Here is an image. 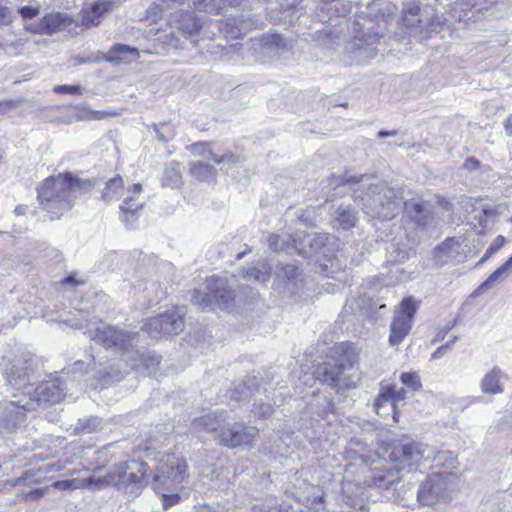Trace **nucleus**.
I'll return each instance as SVG.
<instances>
[{
    "mask_svg": "<svg viewBox=\"0 0 512 512\" xmlns=\"http://www.w3.org/2000/svg\"><path fill=\"white\" fill-rule=\"evenodd\" d=\"M105 60V54L98 52L96 55H90L87 57H77V64L97 63Z\"/></svg>",
    "mask_w": 512,
    "mask_h": 512,
    "instance_id": "nucleus-52",
    "label": "nucleus"
},
{
    "mask_svg": "<svg viewBox=\"0 0 512 512\" xmlns=\"http://www.w3.org/2000/svg\"><path fill=\"white\" fill-rule=\"evenodd\" d=\"M422 22L420 17V6L415 1L404 3L400 25L404 29L416 28Z\"/></svg>",
    "mask_w": 512,
    "mask_h": 512,
    "instance_id": "nucleus-27",
    "label": "nucleus"
},
{
    "mask_svg": "<svg viewBox=\"0 0 512 512\" xmlns=\"http://www.w3.org/2000/svg\"><path fill=\"white\" fill-rule=\"evenodd\" d=\"M293 237L287 239L280 235H270L268 238L269 248L274 252L289 251L293 248Z\"/></svg>",
    "mask_w": 512,
    "mask_h": 512,
    "instance_id": "nucleus-37",
    "label": "nucleus"
},
{
    "mask_svg": "<svg viewBox=\"0 0 512 512\" xmlns=\"http://www.w3.org/2000/svg\"><path fill=\"white\" fill-rule=\"evenodd\" d=\"M142 192L141 184H134L128 190V196L124 198L122 205L120 206L121 210V219L122 221L129 227H133L136 221V213L143 208L144 202H140L138 196Z\"/></svg>",
    "mask_w": 512,
    "mask_h": 512,
    "instance_id": "nucleus-14",
    "label": "nucleus"
},
{
    "mask_svg": "<svg viewBox=\"0 0 512 512\" xmlns=\"http://www.w3.org/2000/svg\"><path fill=\"white\" fill-rule=\"evenodd\" d=\"M395 396L396 390L392 386H383L380 389V393L378 397L375 399L374 407L378 414H380V409L388 402H391V406L395 408Z\"/></svg>",
    "mask_w": 512,
    "mask_h": 512,
    "instance_id": "nucleus-35",
    "label": "nucleus"
},
{
    "mask_svg": "<svg viewBox=\"0 0 512 512\" xmlns=\"http://www.w3.org/2000/svg\"><path fill=\"white\" fill-rule=\"evenodd\" d=\"M28 210V207L26 205H19L15 208L14 212L17 215H24Z\"/></svg>",
    "mask_w": 512,
    "mask_h": 512,
    "instance_id": "nucleus-64",
    "label": "nucleus"
},
{
    "mask_svg": "<svg viewBox=\"0 0 512 512\" xmlns=\"http://www.w3.org/2000/svg\"><path fill=\"white\" fill-rule=\"evenodd\" d=\"M19 13L24 19H32L39 13V8L37 7H31V6H24L21 9H19Z\"/></svg>",
    "mask_w": 512,
    "mask_h": 512,
    "instance_id": "nucleus-53",
    "label": "nucleus"
},
{
    "mask_svg": "<svg viewBox=\"0 0 512 512\" xmlns=\"http://www.w3.org/2000/svg\"><path fill=\"white\" fill-rule=\"evenodd\" d=\"M391 459L398 465V470L416 471L423 462L434 461L437 466L447 465L456 468V456L452 451H436L433 446L420 441L401 442L396 445Z\"/></svg>",
    "mask_w": 512,
    "mask_h": 512,
    "instance_id": "nucleus-4",
    "label": "nucleus"
},
{
    "mask_svg": "<svg viewBox=\"0 0 512 512\" xmlns=\"http://www.w3.org/2000/svg\"><path fill=\"white\" fill-rule=\"evenodd\" d=\"M79 20L64 12H53L44 17L46 32H60L78 27Z\"/></svg>",
    "mask_w": 512,
    "mask_h": 512,
    "instance_id": "nucleus-19",
    "label": "nucleus"
},
{
    "mask_svg": "<svg viewBox=\"0 0 512 512\" xmlns=\"http://www.w3.org/2000/svg\"><path fill=\"white\" fill-rule=\"evenodd\" d=\"M224 421L225 413L220 411L195 419L193 426L196 431L215 432L222 427Z\"/></svg>",
    "mask_w": 512,
    "mask_h": 512,
    "instance_id": "nucleus-26",
    "label": "nucleus"
},
{
    "mask_svg": "<svg viewBox=\"0 0 512 512\" xmlns=\"http://www.w3.org/2000/svg\"><path fill=\"white\" fill-rule=\"evenodd\" d=\"M334 227L343 230L351 229L356 225L357 217L355 210L350 205H340L334 214Z\"/></svg>",
    "mask_w": 512,
    "mask_h": 512,
    "instance_id": "nucleus-29",
    "label": "nucleus"
},
{
    "mask_svg": "<svg viewBox=\"0 0 512 512\" xmlns=\"http://www.w3.org/2000/svg\"><path fill=\"white\" fill-rule=\"evenodd\" d=\"M93 182L72 173H59L45 179L37 189L40 205L48 213L60 217L70 211L77 199L93 188Z\"/></svg>",
    "mask_w": 512,
    "mask_h": 512,
    "instance_id": "nucleus-2",
    "label": "nucleus"
},
{
    "mask_svg": "<svg viewBox=\"0 0 512 512\" xmlns=\"http://www.w3.org/2000/svg\"><path fill=\"white\" fill-rule=\"evenodd\" d=\"M397 134V131L396 130H392V131H385V130H382L378 133V137L380 138H384V137H388V136H395Z\"/></svg>",
    "mask_w": 512,
    "mask_h": 512,
    "instance_id": "nucleus-63",
    "label": "nucleus"
},
{
    "mask_svg": "<svg viewBox=\"0 0 512 512\" xmlns=\"http://www.w3.org/2000/svg\"><path fill=\"white\" fill-rule=\"evenodd\" d=\"M120 469L119 476H116L115 473H111L108 477L92 475L88 477L87 483L88 485H94L96 488L127 483L142 486L147 483L146 476L148 466L146 463L138 461L125 462Z\"/></svg>",
    "mask_w": 512,
    "mask_h": 512,
    "instance_id": "nucleus-9",
    "label": "nucleus"
},
{
    "mask_svg": "<svg viewBox=\"0 0 512 512\" xmlns=\"http://www.w3.org/2000/svg\"><path fill=\"white\" fill-rule=\"evenodd\" d=\"M463 168L469 172L479 171L480 173H487L490 171L489 166L483 165L475 157H468L463 164Z\"/></svg>",
    "mask_w": 512,
    "mask_h": 512,
    "instance_id": "nucleus-44",
    "label": "nucleus"
},
{
    "mask_svg": "<svg viewBox=\"0 0 512 512\" xmlns=\"http://www.w3.org/2000/svg\"><path fill=\"white\" fill-rule=\"evenodd\" d=\"M88 478L85 479H72V480H60L52 484V487L58 490L78 489L81 487H87L97 489L94 485H88Z\"/></svg>",
    "mask_w": 512,
    "mask_h": 512,
    "instance_id": "nucleus-38",
    "label": "nucleus"
},
{
    "mask_svg": "<svg viewBox=\"0 0 512 512\" xmlns=\"http://www.w3.org/2000/svg\"><path fill=\"white\" fill-rule=\"evenodd\" d=\"M460 243L455 238H449L444 241L441 245H439L436 249V257L442 258L443 262H446L449 259H453L459 253Z\"/></svg>",
    "mask_w": 512,
    "mask_h": 512,
    "instance_id": "nucleus-34",
    "label": "nucleus"
},
{
    "mask_svg": "<svg viewBox=\"0 0 512 512\" xmlns=\"http://www.w3.org/2000/svg\"><path fill=\"white\" fill-rule=\"evenodd\" d=\"M274 275L277 280L294 286L303 281V270L295 264H277Z\"/></svg>",
    "mask_w": 512,
    "mask_h": 512,
    "instance_id": "nucleus-24",
    "label": "nucleus"
},
{
    "mask_svg": "<svg viewBox=\"0 0 512 512\" xmlns=\"http://www.w3.org/2000/svg\"><path fill=\"white\" fill-rule=\"evenodd\" d=\"M28 375L27 362L17 361L6 371L8 383L22 389V392L13 394L10 401L0 402V425L16 427L24 421L27 411L45 404H56L64 397L65 387L60 379L44 381L33 388L28 382Z\"/></svg>",
    "mask_w": 512,
    "mask_h": 512,
    "instance_id": "nucleus-1",
    "label": "nucleus"
},
{
    "mask_svg": "<svg viewBox=\"0 0 512 512\" xmlns=\"http://www.w3.org/2000/svg\"><path fill=\"white\" fill-rule=\"evenodd\" d=\"M139 56V48L125 44H115L105 54V61L130 63L138 59Z\"/></svg>",
    "mask_w": 512,
    "mask_h": 512,
    "instance_id": "nucleus-21",
    "label": "nucleus"
},
{
    "mask_svg": "<svg viewBox=\"0 0 512 512\" xmlns=\"http://www.w3.org/2000/svg\"><path fill=\"white\" fill-rule=\"evenodd\" d=\"M235 298L225 278L212 276L206 280V292L195 289L191 301L202 309H229Z\"/></svg>",
    "mask_w": 512,
    "mask_h": 512,
    "instance_id": "nucleus-6",
    "label": "nucleus"
},
{
    "mask_svg": "<svg viewBox=\"0 0 512 512\" xmlns=\"http://www.w3.org/2000/svg\"><path fill=\"white\" fill-rule=\"evenodd\" d=\"M404 213L409 217L418 227L427 225L430 212L428 205L421 201L419 198H411L403 202Z\"/></svg>",
    "mask_w": 512,
    "mask_h": 512,
    "instance_id": "nucleus-18",
    "label": "nucleus"
},
{
    "mask_svg": "<svg viewBox=\"0 0 512 512\" xmlns=\"http://www.w3.org/2000/svg\"><path fill=\"white\" fill-rule=\"evenodd\" d=\"M46 490L47 489H34V490H30L27 493V497L28 498H32V499H36V498L42 497L45 494Z\"/></svg>",
    "mask_w": 512,
    "mask_h": 512,
    "instance_id": "nucleus-57",
    "label": "nucleus"
},
{
    "mask_svg": "<svg viewBox=\"0 0 512 512\" xmlns=\"http://www.w3.org/2000/svg\"><path fill=\"white\" fill-rule=\"evenodd\" d=\"M506 242L505 237L502 235L497 236L494 241L490 244V246L487 248L485 254L480 259V261L477 263L478 265H481L485 261H487L492 255H494Z\"/></svg>",
    "mask_w": 512,
    "mask_h": 512,
    "instance_id": "nucleus-43",
    "label": "nucleus"
},
{
    "mask_svg": "<svg viewBox=\"0 0 512 512\" xmlns=\"http://www.w3.org/2000/svg\"><path fill=\"white\" fill-rule=\"evenodd\" d=\"M209 155L211 156V159L216 164H222V163L235 164V163H238L240 161V157L239 156H236V155L231 154V153L224 154L222 156H217L212 151H209Z\"/></svg>",
    "mask_w": 512,
    "mask_h": 512,
    "instance_id": "nucleus-47",
    "label": "nucleus"
},
{
    "mask_svg": "<svg viewBox=\"0 0 512 512\" xmlns=\"http://www.w3.org/2000/svg\"><path fill=\"white\" fill-rule=\"evenodd\" d=\"M187 464L183 459L174 454L164 456L157 467L154 476V490L161 492L163 489L178 490L187 477Z\"/></svg>",
    "mask_w": 512,
    "mask_h": 512,
    "instance_id": "nucleus-8",
    "label": "nucleus"
},
{
    "mask_svg": "<svg viewBox=\"0 0 512 512\" xmlns=\"http://www.w3.org/2000/svg\"><path fill=\"white\" fill-rule=\"evenodd\" d=\"M85 333L97 344L107 349L113 348L122 353L127 365L131 369L138 370L141 364L149 368L150 366H157L160 363L161 356L143 355L135 350L138 338V333L136 332H131L105 322H99L94 327H87Z\"/></svg>",
    "mask_w": 512,
    "mask_h": 512,
    "instance_id": "nucleus-3",
    "label": "nucleus"
},
{
    "mask_svg": "<svg viewBox=\"0 0 512 512\" xmlns=\"http://www.w3.org/2000/svg\"><path fill=\"white\" fill-rule=\"evenodd\" d=\"M101 425V420L96 416H89L83 419H79L77 426L75 427V431L77 433H93L97 431V429Z\"/></svg>",
    "mask_w": 512,
    "mask_h": 512,
    "instance_id": "nucleus-36",
    "label": "nucleus"
},
{
    "mask_svg": "<svg viewBox=\"0 0 512 512\" xmlns=\"http://www.w3.org/2000/svg\"><path fill=\"white\" fill-rule=\"evenodd\" d=\"M409 253L405 249H401L399 247H396L395 245H392L391 251H389V258L388 262L390 263H402L406 259H408Z\"/></svg>",
    "mask_w": 512,
    "mask_h": 512,
    "instance_id": "nucleus-46",
    "label": "nucleus"
},
{
    "mask_svg": "<svg viewBox=\"0 0 512 512\" xmlns=\"http://www.w3.org/2000/svg\"><path fill=\"white\" fill-rule=\"evenodd\" d=\"M329 235L324 233L297 234L292 238L293 249L302 256H309L320 252L329 240Z\"/></svg>",
    "mask_w": 512,
    "mask_h": 512,
    "instance_id": "nucleus-12",
    "label": "nucleus"
},
{
    "mask_svg": "<svg viewBox=\"0 0 512 512\" xmlns=\"http://www.w3.org/2000/svg\"><path fill=\"white\" fill-rule=\"evenodd\" d=\"M395 6L389 0H373L367 6V15L377 22H388L395 12Z\"/></svg>",
    "mask_w": 512,
    "mask_h": 512,
    "instance_id": "nucleus-25",
    "label": "nucleus"
},
{
    "mask_svg": "<svg viewBox=\"0 0 512 512\" xmlns=\"http://www.w3.org/2000/svg\"><path fill=\"white\" fill-rule=\"evenodd\" d=\"M344 0H333L330 5L332 6V8H334L336 10V12H338L339 14H342L344 15L345 13H347L349 11V6L348 5H344Z\"/></svg>",
    "mask_w": 512,
    "mask_h": 512,
    "instance_id": "nucleus-55",
    "label": "nucleus"
},
{
    "mask_svg": "<svg viewBox=\"0 0 512 512\" xmlns=\"http://www.w3.org/2000/svg\"><path fill=\"white\" fill-rule=\"evenodd\" d=\"M113 4L109 0H99L88 8L83 9L81 15L76 19L86 28L96 26L101 22L103 15L112 9Z\"/></svg>",
    "mask_w": 512,
    "mask_h": 512,
    "instance_id": "nucleus-17",
    "label": "nucleus"
},
{
    "mask_svg": "<svg viewBox=\"0 0 512 512\" xmlns=\"http://www.w3.org/2000/svg\"><path fill=\"white\" fill-rule=\"evenodd\" d=\"M254 50L263 55H271L284 49L286 43L281 34H262L252 39Z\"/></svg>",
    "mask_w": 512,
    "mask_h": 512,
    "instance_id": "nucleus-20",
    "label": "nucleus"
},
{
    "mask_svg": "<svg viewBox=\"0 0 512 512\" xmlns=\"http://www.w3.org/2000/svg\"><path fill=\"white\" fill-rule=\"evenodd\" d=\"M417 310L416 302L411 298H404L400 308L395 312V316L390 326L389 342L392 346L399 345L409 333L414 314Z\"/></svg>",
    "mask_w": 512,
    "mask_h": 512,
    "instance_id": "nucleus-10",
    "label": "nucleus"
},
{
    "mask_svg": "<svg viewBox=\"0 0 512 512\" xmlns=\"http://www.w3.org/2000/svg\"><path fill=\"white\" fill-rule=\"evenodd\" d=\"M13 39H5L1 46L6 54L18 55L23 50L24 41L23 39L16 38V34H8Z\"/></svg>",
    "mask_w": 512,
    "mask_h": 512,
    "instance_id": "nucleus-39",
    "label": "nucleus"
},
{
    "mask_svg": "<svg viewBox=\"0 0 512 512\" xmlns=\"http://www.w3.org/2000/svg\"><path fill=\"white\" fill-rule=\"evenodd\" d=\"M272 413L273 407L270 404H263L255 411V415H257L259 418H266Z\"/></svg>",
    "mask_w": 512,
    "mask_h": 512,
    "instance_id": "nucleus-54",
    "label": "nucleus"
},
{
    "mask_svg": "<svg viewBox=\"0 0 512 512\" xmlns=\"http://www.w3.org/2000/svg\"><path fill=\"white\" fill-rule=\"evenodd\" d=\"M169 27L179 32H199L203 25L193 11H177L169 19Z\"/></svg>",
    "mask_w": 512,
    "mask_h": 512,
    "instance_id": "nucleus-16",
    "label": "nucleus"
},
{
    "mask_svg": "<svg viewBox=\"0 0 512 512\" xmlns=\"http://www.w3.org/2000/svg\"><path fill=\"white\" fill-rule=\"evenodd\" d=\"M122 194L123 180L120 176H116L107 181L102 193V198L105 202L110 203L112 201L120 199Z\"/></svg>",
    "mask_w": 512,
    "mask_h": 512,
    "instance_id": "nucleus-32",
    "label": "nucleus"
},
{
    "mask_svg": "<svg viewBox=\"0 0 512 512\" xmlns=\"http://www.w3.org/2000/svg\"><path fill=\"white\" fill-rule=\"evenodd\" d=\"M190 173L195 179L206 181L215 176L216 170L208 163L196 161L190 163Z\"/></svg>",
    "mask_w": 512,
    "mask_h": 512,
    "instance_id": "nucleus-33",
    "label": "nucleus"
},
{
    "mask_svg": "<svg viewBox=\"0 0 512 512\" xmlns=\"http://www.w3.org/2000/svg\"><path fill=\"white\" fill-rule=\"evenodd\" d=\"M400 380L412 391H419L422 387L420 376L416 372H404L401 374Z\"/></svg>",
    "mask_w": 512,
    "mask_h": 512,
    "instance_id": "nucleus-41",
    "label": "nucleus"
},
{
    "mask_svg": "<svg viewBox=\"0 0 512 512\" xmlns=\"http://www.w3.org/2000/svg\"><path fill=\"white\" fill-rule=\"evenodd\" d=\"M373 484L377 487H387L397 481L398 477L394 472L374 471Z\"/></svg>",
    "mask_w": 512,
    "mask_h": 512,
    "instance_id": "nucleus-40",
    "label": "nucleus"
},
{
    "mask_svg": "<svg viewBox=\"0 0 512 512\" xmlns=\"http://www.w3.org/2000/svg\"><path fill=\"white\" fill-rule=\"evenodd\" d=\"M355 199H360L362 209L367 215L390 220L397 216L402 209L404 190L390 187L385 182L370 184L364 195L355 191Z\"/></svg>",
    "mask_w": 512,
    "mask_h": 512,
    "instance_id": "nucleus-5",
    "label": "nucleus"
},
{
    "mask_svg": "<svg viewBox=\"0 0 512 512\" xmlns=\"http://www.w3.org/2000/svg\"><path fill=\"white\" fill-rule=\"evenodd\" d=\"M222 0H198L195 5L198 9L204 10L209 13H220L222 7L220 6Z\"/></svg>",
    "mask_w": 512,
    "mask_h": 512,
    "instance_id": "nucleus-45",
    "label": "nucleus"
},
{
    "mask_svg": "<svg viewBox=\"0 0 512 512\" xmlns=\"http://www.w3.org/2000/svg\"><path fill=\"white\" fill-rule=\"evenodd\" d=\"M457 339H458V337L454 336L450 341H448L447 343L438 347L432 354L431 359H433V360L439 359L442 356H444L446 353H448L452 349V347H453L454 343L457 341Z\"/></svg>",
    "mask_w": 512,
    "mask_h": 512,
    "instance_id": "nucleus-49",
    "label": "nucleus"
},
{
    "mask_svg": "<svg viewBox=\"0 0 512 512\" xmlns=\"http://www.w3.org/2000/svg\"><path fill=\"white\" fill-rule=\"evenodd\" d=\"M163 187L172 189L179 188L183 184L181 164L177 161H171L166 164L161 177Z\"/></svg>",
    "mask_w": 512,
    "mask_h": 512,
    "instance_id": "nucleus-28",
    "label": "nucleus"
},
{
    "mask_svg": "<svg viewBox=\"0 0 512 512\" xmlns=\"http://www.w3.org/2000/svg\"><path fill=\"white\" fill-rule=\"evenodd\" d=\"M54 92L58 94H81L82 88L79 85H58L54 87Z\"/></svg>",
    "mask_w": 512,
    "mask_h": 512,
    "instance_id": "nucleus-51",
    "label": "nucleus"
},
{
    "mask_svg": "<svg viewBox=\"0 0 512 512\" xmlns=\"http://www.w3.org/2000/svg\"><path fill=\"white\" fill-rule=\"evenodd\" d=\"M378 34H358L352 37L347 44L346 50L353 54L357 61H363L374 56L372 47Z\"/></svg>",
    "mask_w": 512,
    "mask_h": 512,
    "instance_id": "nucleus-15",
    "label": "nucleus"
},
{
    "mask_svg": "<svg viewBox=\"0 0 512 512\" xmlns=\"http://www.w3.org/2000/svg\"><path fill=\"white\" fill-rule=\"evenodd\" d=\"M11 22L10 11L8 8H0V27L6 26Z\"/></svg>",
    "mask_w": 512,
    "mask_h": 512,
    "instance_id": "nucleus-56",
    "label": "nucleus"
},
{
    "mask_svg": "<svg viewBox=\"0 0 512 512\" xmlns=\"http://www.w3.org/2000/svg\"><path fill=\"white\" fill-rule=\"evenodd\" d=\"M344 370L343 363H330L326 362L320 365L314 372L317 380L326 383L329 386H337L339 376Z\"/></svg>",
    "mask_w": 512,
    "mask_h": 512,
    "instance_id": "nucleus-22",
    "label": "nucleus"
},
{
    "mask_svg": "<svg viewBox=\"0 0 512 512\" xmlns=\"http://www.w3.org/2000/svg\"><path fill=\"white\" fill-rule=\"evenodd\" d=\"M512 274V255L497 268L490 276L479 286L477 293L490 289L495 283L504 280Z\"/></svg>",
    "mask_w": 512,
    "mask_h": 512,
    "instance_id": "nucleus-31",
    "label": "nucleus"
},
{
    "mask_svg": "<svg viewBox=\"0 0 512 512\" xmlns=\"http://www.w3.org/2000/svg\"><path fill=\"white\" fill-rule=\"evenodd\" d=\"M455 479V474L446 471L428 475L418 489V501L424 505L432 506L449 500L454 488Z\"/></svg>",
    "mask_w": 512,
    "mask_h": 512,
    "instance_id": "nucleus-7",
    "label": "nucleus"
},
{
    "mask_svg": "<svg viewBox=\"0 0 512 512\" xmlns=\"http://www.w3.org/2000/svg\"><path fill=\"white\" fill-rule=\"evenodd\" d=\"M160 15L161 8L158 5L153 4L147 9L145 20L150 23H157L158 19L160 18Z\"/></svg>",
    "mask_w": 512,
    "mask_h": 512,
    "instance_id": "nucleus-50",
    "label": "nucleus"
},
{
    "mask_svg": "<svg viewBox=\"0 0 512 512\" xmlns=\"http://www.w3.org/2000/svg\"><path fill=\"white\" fill-rule=\"evenodd\" d=\"M176 491L177 490L163 489L161 492H156L162 496V505L164 510L169 509L171 506L179 502L180 496Z\"/></svg>",
    "mask_w": 512,
    "mask_h": 512,
    "instance_id": "nucleus-42",
    "label": "nucleus"
},
{
    "mask_svg": "<svg viewBox=\"0 0 512 512\" xmlns=\"http://www.w3.org/2000/svg\"><path fill=\"white\" fill-rule=\"evenodd\" d=\"M220 35L221 37L217 39V43H213L209 46L211 54L226 56L239 51L241 44L238 40L242 39L244 34H236V36L232 37V40L236 41L235 43H230L227 37H224L223 34Z\"/></svg>",
    "mask_w": 512,
    "mask_h": 512,
    "instance_id": "nucleus-30",
    "label": "nucleus"
},
{
    "mask_svg": "<svg viewBox=\"0 0 512 512\" xmlns=\"http://www.w3.org/2000/svg\"><path fill=\"white\" fill-rule=\"evenodd\" d=\"M258 429L254 426H237L220 434V443L229 448L247 446L257 437Z\"/></svg>",
    "mask_w": 512,
    "mask_h": 512,
    "instance_id": "nucleus-13",
    "label": "nucleus"
},
{
    "mask_svg": "<svg viewBox=\"0 0 512 512\" xmlns=\"http://www.w3.org/2000/svg\"><path fill=\"white\" fill-rule=\"evenodd\" d=\"M505 132L508 136L512 135V115H510L504 124Z\"/></svg>",
    "mask_w": 512,
    "mask_h": 512,
    "instance_id": "nucleus-60",
    "label": "nucleus"
},
{
    "mask_svg": "<svg viewBox=\"0 0 512 512\" xmlns=\"http://www.w3.org/2000/svg\"><path fill=\"white\" fill-rule=\"evenodd\" d=\"M248 275L259 281H266L267 279V277L264 274L261 275L259 270L256 268H252L250 271H248Z\"/></svg>",
    "mask_w": 512,
    "mask_h": 512,
    "instance_id": "nucleus-59",
    "label": "nucleus"
},
{
    "mask_svg": "<svg viewBox=\"0 0 512 512\" xmlns=\"http://www.w3.org/2000/svg\"><path fill=\"white\" fill-rule=\"evenodd\" d=\"M505 378L504 373L498 367H493L491 371L485 374L481 380V390L485 394H501L503 389L502 380Z\"/></svg>",
    "mask_w": 512,
    "mask_h": 512,
    "instance_id": "nucleus-23",
    "label": "nucleus"
},
{
    "mask_svg": "<svg viewBox=\"0 0 512 512\" xmlns=\"http://www.w3.org/2000/svg\"><path fill=\"white\" fill-rule=\"evenodd\" d=\"M188 149L194 156H203V157L211 158V156L209 155V151H211V150L208 149L207 143H201V142L194 143V144L190 145L188 147Z\"/></svg>",
    "mask_w": 512,
    "mask_h": 512,
    "instance_id": "nucleus-48",
    "label": "nucleus"
},
{
    "mask_svg": "<svg viewBox=\"0 0 512 512\" xmlns=\"http://www.w3.org/2000/svg\"><path fill=\"white\" fill-rule=\"evenodd\" d=\"M366 177H367L366 175H360L359 177L349 176V177H345L342 180V182L343 183H359V182H363Z\"/></svg>",
    "mask_w": 512,
    "mask_h": 512,
    "instance_id": "nucleus-58",
    "label": "nucleus"
},
{
    "mask_svg": "<svg viewBox=\"0 0 512 512\" xmlns=\"http://www.w3.org/2000/svg\"><path fill=\"white\" fill-rule=\"evenodd\" d=\"M183 328L184 320L182 316L174 310L150 318L144 325V330L154 339L166 335H177Z\"/></svg>",
    "mask_w": 512,
    "mask_h": 512,
    "instance_id": "nucleus-11",
    "label": "nucleus"
},
{
    "mask_svg": "<svg viewBox=\"0 0 512 512\" xmlns=\"http://www.w3.org/2000/svg\"><path fill=\"white\" fill-rule=\"evenodd\" d=\"M299 219L304 222L306 225L308 226H314L315 225V221L313 219H311L309 216H305V214L301 215L299 217Z\"/></svg>",
    "mask_w": 512,
    "mask_h": 512,
    "instance_id": "nucleus-62",
    "label": "nucleus"
},
{
    "mask_svg": "<svg viewBox=\"0 0 512 512\" xmlns=\"http://www.w3.org/2000/svg\"><path fill=\"white\" fill-rule=\"evenodd\" d=\"M223 3L230 7H238L245 3L247 0H222Z\"/></svg>",
    "mask_w": 512,
    "mask_h": 512,
    "instance_id": "nucleus-61",
    "label": "nucleus"
}]
</instances>
